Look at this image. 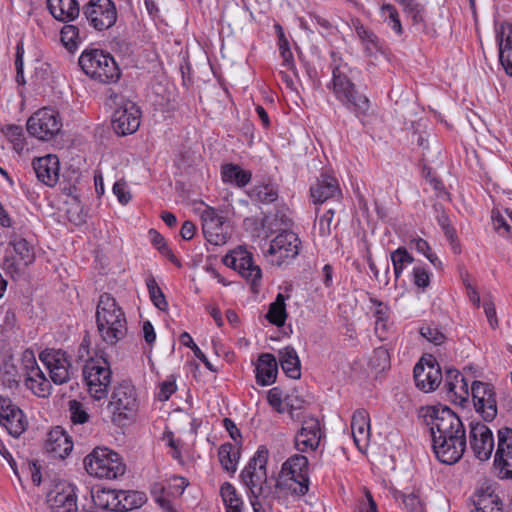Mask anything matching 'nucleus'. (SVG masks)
<instances>
[{"label": "nucleus", "mask_w": 512, "mask_h": 512, "mask_svg": "<svg viewBox=\"0 0 512 512\" xmlns=\"http://www.w3.org/2000/svg\"><path fill=\"white\" fill-rule=\"evenodd\" d=\"M278 44H279L280 55L283 59L282 65L284 67H286L287 69L293 68L294 58H293V54L290 50L289 42H288L287 38H283V39L279 40Z\"/></svg>", "instance_id": "680f3d73"}, {"label": "nucleus", "mask_w": 512, "mask_h": 512, "mask_svg": "<svg viewBox=\"0 0 512 512\" xmlns=\"http://www.w3.org/2000/svg\"><path fill=\"white\" fill-rule=\"evenodd\" d=\"M82 12L89 25L97 31L111 28L117 20V10L112 0H89Z\"/></svg>", "instance_id": "f8f14e48"}, {"label": "nucleus", "mask_w": 512, "mask_h": 512, "mask_svg": "<svg viewBox=\"0 0 512 512\" xmlns=\"http://www.w3.org/2000/svg\"><path fill=\"white\" fill-rule=\"evenodd\" d=\"M404 508L408 512H424V506L417 495L414 493L401 494Z\"/></svg>", "instance_id": "bf43d9fd"}, {"label": "nucleus", "mask_w": 512, "mask_h": 512, "mask_svg": "<svg viewBox=\"0 0 512 512\" xmlns=\"http://www.w3.org/2000/svg\"><path fill=\"white\" fill-rule=\"evenodd\" d=\"M97 330L108 345H115L127 334V320L122 308L108 293L100 296L96 309Z\"/></svg>", "instance_id": "7ed1b4c3"}, {"label": "nucleus", "mask_w": 512, "mask_h": 512, "mask_svg": "<svg viewBox=\"0 0 512 512\" xmlns=\"http://www.w3.org/2000/svg\"><path fill=\"white\" fill-rule=\"evenodd\" d=\"M499 62L505 73L512 77V24L508 25L507 33L497 36Z\"/></svg>", "instance_id": "473e14b6"}, {"label": "nucleus", "mask_w": 512, "mask_h": 512, "mask_svg": "<svg viewBox=\"0 0 512 512\" xmlns=\"http://www.w3.org/2000/svg\"><path fill=\"white\" fill-rule=\"evenodd\" d=\"M478 499L474 500L476 512H502V503L499 499L489 500Z\"/></svg>", "instance_id": "6e6d98bb"}, {"label": "nucleus", "mask_w": 512, "mask_h": 512, "mask_svg": "<svg viewBox=\"0 0 512 512\" xmlns=\"http://www.w3.org/2000/svg\"><path fill=\"white\" fill-rule=\"evenodd\" d=\"M321 439L320 423L315 418L304 420L301 429L295 436V448L300 452L316 450Z\"/></svg>", "instance_id": "5701e85b"}, {"label": "nucleus", "mask_w": 512, "mask_h": 512, "mask_svg": "<svg viewBox=\"0 0 512 512\" xmlns=\"http://www.w3.org/2000/svg\"><path fill=\"white\" fill-rule=\"evenodd\" d=\"M223 264L237 271L252 285L254 292L258 291L260 286L262 271L258 265L254 264L252 254L241 247L231 251L223 257Z\"/></svg>", "instance_id": "9b49d317"}, {"label": "nucleus", "mask_w": 512, "mask_h": 512, "mask_svg": "<svg viewBox=\"0 0 512 512\" xmlns=\"http://www.w3.org/2000/svg\"><path fill=\"white\" fill-rule=\"evenodd\" d=\"M267 320L278 327L285 324L287 319L285 296L282 293H278L274 302L269 305V310L266 314Z\"/></svg>", "instance_id": "79ce46f5"}, {"label": "nucleus", "mask_w": 512, "mask_h": 512, "mask_svg": "<svg viewBox=\"0 0 512 512\" xmlns=\"http://www.w3.org/2000/svg\"><path fill=\"white\" fill-rule=\"evenodd\" d=\"M411 242L415 249L419 253L423 254L434 266L441 264L436 254L431 251V248L426 240L422 238H415Z\"/></svg>", "instance_id": "864d4df0"}, {"label": "nucleus", "mask_w": 512, "mask_h": 512, "mask_svg": "<svg viewBox=\"0 0 512 512\" xmlns=\"http://www.w3.org/2000/svg\"><path fill=\"white\" fill-rule=\"evenodd\" d=\"M268 450L260 446L248 464L241 471L240 478L248 489V499L268 500L277 497L275 482L267 477Z\"/></svg>", "instance_id": "f03ea898"}, {"label": "nucleus", "mask_w": 512, "mask_h": 512, "mask_svg": "<svg viewBox=\"0 0 512 512\" xmlns=\"http://www.w3.org/2000/svg\"><path fill=\"white\" fill-rule=\"evenodd\" d=\"M88 474L100 479H116L125 473L121 456L107 447H96L84 459Z\"/></svg>", "instance_id": "423d86ee"}, {"label": "nucleus", "mask_w": 512, "mask_h": 512, "mask_svg": "<svg viewBox=\"0 0 512 512\" xmlns=\"http://www.w3.org/2000/svg\"><path fill=\"white\" fill-rule=\"evenodd\" d=\"M420 417L429 429L436 458L447 465L457 463L467 446L460 418L449 407L441 405L421 408Z\"/></svg>", "instance_id": "f257e3e1"}, {"label": "nucleus", "mask_w": 512, "mask_h": 512, "mask_svg": "<svg viewBox=\"0 0 512 512\" xmlns=\"http://www.w3.org/2000/svg\"><path fill=\"white\" fill-rule=\"evenodd\" d=\"M78 63L87 76L103 84L116 83L121 77V70L116 61L103 50L83 51Z\"/></svg>", "instance_id": "39448f33"}, {"label": "nucleus", "mask_w": 512, "mask_h": 512, "mask_svg": "<svg viewBox=\"0 0 512 512\" xmlns=\"http://www.w3.org/2000/svg\"><path fill=\"white\" fill-rule=\"evenodd\" d=\"M341 194L337 179L326 174H322L317 182L310 188L312 201L316 205L323 204L330 199H339Z\"/></svg>", "instance_id": "b1692460"}, {"label": "nucleus", "mask_w": 512, "mask_h": 512, "mask_svg": "<svg viewBox=\"0 0 512 512\" xmlns=\"http://www.w3.org/2000/svg\"><path fill=\"white\" fill-rule=\"evenodd\" d=\"M469 444L478 460L487 461L490 459L494 450V437L491 429L483 423L471 422Z\"/></svg>", "instance_id": "6ab92c4d"}, {"label": "nucleus", "mask_w": 512, "mask_h": 512, "mask_svg": "<svg viewBox=\"0 0 512 512\" xmlns=\"http://www.w3.org/2000/svg\"><path fill=\"white\" fill-rule=\"evenodd\" d=\"M20 364L23 370L24 377H28L29 373L36 368H40L37 364L35 355L32 350L27 349L22 353Z\"/></svg>", "instance_id": "13d9d810"}, {"label": "nucleus", "mask_w": 512, "mask_h": 512, "mask_svg": "<svg viewBox=\"0 0 512 512\" xmlns=\"http://www.w3.org/2000/svg\"><path fill=\"white\" fill-rule=\"evenodd\" d=\"M118 504L117 512H126L133 509L140 508L146 501V495L138 491H118Z\"/></svg>", "instance_id": "ea45409f"}, {"label": "nucleus", "mask_w": 512, "mask_h": 512, "mask_svg": "<svg viewBox=\"0 0 512 512\" xmlns=\"http://www.w3.org/2000/svg\"><path fill=\"white\" fill-rule=\"evenodd\" d=\"M279 363L283 372L292 379L301 377V363L296 350L292 346H286L278 352Z\"/></svg>", "instance_id": "2f4dec72"}, {"label": "nucleus", "mask_w": 512, "mask_h": 512, "mask_svg": "<svg viewBox=\"0 0 512 512\" xmlns=\"http://www.w3.org/2000/svg\"><path fill=\"white\" fill-rule=\"evenodd\" d=\"M3 133L7 139L12 143L13 149L20 154L25 148V137L23 128L17 125H8L3 128Z\"/></svg>", "instance_id": "de8ad7c7"}, {"label": "nucleus", "mask_w": 512, "mask_h": 512, "mask_svg": "<svg viewBox=\"0 0 512 512\" xmlns=\"http://www.w3.org/2000/svg\"><path fill=\"white\" fill-rule=\"evenodd\" d=\"M334 209H328L319 219L318 231L321 237H326L331 234V224L334 217Z\"/></svg>", "instance_id": "052dcab7"}, {"label": "nucleus", "mask_w": 512, "mask_h": 512, "mask_svg": "<svg viewBox=\"0 0 512 512\" xmlns=\"http://www.w3.org/2000/svg\"><path fill=\"white\" fill-rule=\"evenodd\" d=\"M275 486L285 487L293 495L304 496L309 490L307 457L300 454L289 457L282 465L280 479Z\"/></svg>", "instance_id": "0eeeda50"}, {"label": "nucleus", "mask_w": 512, "mask_h": 512, "mask_svg": "<svg viewBox=\"0 0 512 512\" xmlns=\"http://www.w3.org/2000/svg\"><path fill=\"white\" fill-rule=\"evenodd\" d=\"M278 374L276 357L271 353H262L258 357L256 366V380L261 386H268L275 382Z\"/></svg>", "instance_id": "cd10ccee"}, {"label": "nucleus", "mask_w": 512, "mask_h": 512, "mask_svg": "<svg viewBox=\"0 0 512 512\" xmlns=\"http://www.w3.org/2000/svg\"><path fill=\"white\" fill-rule=\"evenodd\" d=\"M219 462L222 468L229 472L235 473L240 459L239 445L232 443H224L218 449Z\"/></svg>", "instance_id": "c9c22d12"}, {"label": "nucleus", "mask_w": 512, "mask_h": 512, "mask_svg": "<svg viewBox=\"0 0 512 512\" xmlns=\"http://www.w3.org/2000/svg\"><path fill=\"white\" fill-rule=\"evenodd\" d=\"M420 334L429 342L435 345L442 344L446 339L442 331H440L437 327H433L431 325L423 326L420 329Z\"/></svg>", "instance_id": "5fc2aeb1"}, {"label": "nucleus", "mask_w": 512, "mask_h": 512, "mask_svg": "<svg viewBox=\"0 0 512 512\" xmlns=\"http://www.w3.org/2000/svg\"><path fill=\"white\" fill-rule=\"evenodd\" d=\"M220 496L226 512H244V502L231 483L224 482L221 485Z\"/></svg>", "instance_id": "58836bf2"}, {"label": "nucleus", "mask_w": 512, "mask_h": 512, "mask_svg": "<svg viewBox=\"0 0 512 512\" xmlns=\"http://www.w3.org/2000/svg\"><path fill=\"white\" fill-rule=\"evenodd\" d=\"M372 363L375 367L385 369L390 364V355L385 347H378L373 352Z\"/></svg>", "instance_id": "e2e57ef3"}, {"label": "nucleus", "mask_w": 512, "mask_h": 512, "mask_svg": "<svg viewBox=\"0 0 512 512\" xmlns=\"http://www.w3.org/2000/svg\"><path fill=\"white\" fill-rule=\"evenodd\" d=\"M381 14L384 18V22L395 31L397 35L403 34L402 24L399 18V13L395 6L392 4H384L381 7Z\"/></svg>", "instance_id": "49530a36"}, {"label": "nucleus", "mask_w": 512, "mask_h": 512, "mask_svg": "<svg viewBox=\"0 0 512 512\" xmlns=\"http://www.w3.org/2000/svg\"><path fill=\"white\" fill-rule=\"evenodd\" d=\"M201 219L202 232L206 240L216 246L225 244L228 238L224 227L225 218L214 208L207 207L202 212Z\"/></svg>", "instance_id": "4be33fe9"}, {"label": "nucleus", "mask_w": 512, "mask_h": 512, "mask_svg": "<svg viewBox=\"0 0 512 512\" xmlns=\"http://www.w3.org/2000/svg\"><path fill=\"white\" fill-rule=\"evenodd\" d=\"M332 67V90L338 101L356 116L367 115L370 108L369 99L356 90L355 84L346 74V65L337 63V55L331 53Z\"/></svg>", "instance_id": "20e7f679"}, {"label": "nucleus", "mask_w": 512, "mask_h": 512, "mask_svg": "<svg viewBox=\"0 0 512 512\" xmlns=\"http://www.w3.org/2000/svg\"><path fill=\"white\" fill-rule=\"evenodd\" d=\"M26 387L37 397H48L51 394L52 386L40 368L32 370L25 378Z\"/></svg>", "instance_id": "72a5a7b5"}, {"label": "nucleus", "mask_w": 512, "mask_h": 512, "mask_svg": "<svg viewBox=\"0 0 512 512\" xmlns=\"http://www.w3.org/2000/svg\"><path fill=\"white\" fill-rule=\"evenodd\" d=\"M391 261L393 264V270L395 279L398 280L403 270L410 264L413 263L414 258L404 247H399L391 253Z\"/></svg>", "instance_id": "a18cd8bd"}, {"label": "nucleus", "mask_w": 512, "mask_h": 512, "mask_svg": "<svg viewBox=\"0 0 512 512\" xmlns=\"http://www.w3.org/2000/svg\"><path fill=\"white\" fill-rule=\"evenodd\" d=\"M149 296L153 304L161 311H165L168 303L161 288L158 286L154 277L150 276L146 279Z\"/></svg>", "instance_id": "09e8293b"}, {"label": "nucleus", "mask_w": 512, "mask_h": 512, "mask_svg": "<svg viewBox=\"0 0 512 512\" xmlns=\"http://www.w3.org/2000/svg\"><path fill=\"white\" fill-rule=\"evenodd\" d=\"M471 394L476 412L481 414L484 421H493L497 416L494 387L489 383L473 381Z\"/></svg>", "instance_id": "a211bd4d"}, {"label": "nucleus", "mask_w": 512, "mask_h": 512, "mask_svg": "<svg viewBox=\"0 0 512 512\" xmlns=\"http://www.w3.org/2000/svg\"><path fill=\"white\" fill-rule=\"evenodd\" d=\"M0 424L6 427L10 435L19 437L27 429L28 420L23 411L16 406L9 410V414H5Z\"/></svg>", "instance_id": "f704fd0d"}, {"label": "nucleus", "mask_w": 512, "mask_h": 512, "mask_svg": "<svg viewBox=\"0 0 512 512\" xmlns=\"http://www.w3.org/2000/svg\"><path fill=\"white\" fill-rule=\"evenodd\" d=\"M221 175L224 182L235 183L239 187H244L251 180V172L235 164L224 165Z\"/></svg>", "instance_id": "a19ab883"}, {"label": "nucleus", "mask_w": 512, "mask_h": 512, "mask_svg": "<svg viewBox=\"0 0 512 512\" xmlns=\"http://www.w3.org/2000/svg\"><path fill=\"white\" fill-rule=\"evenodd\" d=\"M8 245L13 248L16 256L5 255L2 267L12 278H16L21 275L22 267H28L34 263L36 258L35 245L15 232L9 236Z\"/></svg>", "instance_id": "1a4fd4ad"}, {"label": "nucleus", "mask_w": 512, "mask_h": 512, "mask_svg": "<svg viewBox=\"0 0 512 512\" xmlns=\"http://www.w3.org/2000/svg\"><path fill=\"white\" fill-rule=\"evenodd\" d=\"M493 466L500 479H512V429L498 430Z\"/></svg>", "instance_id": "f3484780"}, {"label": "nucleus", "mask_w": 512, "mask_h": 512, "mask_svg": "<svg viewBox=\"0 0 512 512\" xmlns=\"http://www.w3.org/2000/svg\"><path fill=\"white\" fill-rule=\"evenodd\" d=\"M444 388L450 397L454 396L460 400H466L469 396L468 381L454 368L446 370Z\"/></svg>", "instance_id": "c85d7f7f"}, {"label": "nucleus", "mask_w": 512, "mask_h": 512, "mask_svg": "<svg viewBox=\"0 0 512 512\" xmlns=\"http://www.w3.org/2000/svg\"><path fill=\"white\" fill-rule=\"evenodd\" d=\"M60 40L67 50H76L78 44L81 41L79 27L73 24L65 23V25L60 30Z\"/></svg>", "instance_id": "c03bdc74"}, {"label": "nucleus", "mask_w": 512, "mask_h": 512, "mask_svg": "<svg viewBox=\"0 0 512 512\" xmlns=\"http://www.w3.org/2000/svg\"><path fill=\"white\" fill-rule=\"evenodd\" d=\"M17 362L15 358L8 357L3 360L0 366V385L11 391L19 387L22 376Z\"/></svg>", "instance_id": "7c9ffc66"}, {"label": "nucleus", "mask_w": 512, "mask_h": 512, "mask_svg": "<svg viewBox=\"0 0 512 512\" xmlns=\"http://www.w3.org/2000/svg\"><path fill=\"white\" fill-rule=\"evenodd\" d=\"M62 128V121L57 111L42 108L33 113L27 120L28 133L42 141L54 138Z\"/></svg>", "instance_id": "9d476101"}, {"label": "nucleus", "mask_w": 512, "mask_h": 512, "mask_svg": "<svg viewBox=\"0 0 512 512\" xmlns=\"http://www.w3.org/2000/svg\"><path fill=\"white\" fill-rule=\"evenodd\" d=\"M46 4L51 16L62 23L73 22L80 15L78 0H47Z\"/></svg>", "instance_id": "bb28decb"}, {"label": "nucleus", "mask_w": 512, "mask_h": 512, "mask_svg": "<svg viewBox=\"0 0 512 512\" xmlns=\"http://www.w3.org/2000/svg\"><path fill=\"white\" fill-rule=\"evenodd\" d=\"M40 360L49 370L50 378L56 385L67 383L73 374V368L66 352L45 349L39 355Z\"/></svg>", "instance_id": "2eb2a0df"}, {"label": "nucleus", "mask_w": 512, "mask_h": 512, "mask_svg": "<svg viewBox=\"0 0 512 512\" xmlns=\"http://www.w3.org/2000/svg\"><path fill=\"white\" fill-rule=\"evenodd\" d=\"M141 111L130 100H121L112 115V128L119 136H126L136 132L140 126Z\"/></svg>", "instance_id": "dca6fc26"}, {"label": "nucleus", "mask_w": 512, "mask_h": 512, "mask_svg": "<svg viewBox=\"0 0 512 512\" xmlns=\"http://www.w3.org/2000/svg\"><path fill=\"white\" fill-rule=\"evenodd\" d=\"M300 244V239L296 233L289 230L280 232L271 241L268 249L271 263L281 266L285 262L294 259L299 254Z\"/></svg>", "instance_id": "4468645a"}, {"label": "nucleus", "mask_w": 512, "mask_h": 512, "mask_svg": "<svg viewBox=\"0 0 512 512\" xmlns=\"http://www.w3.org/2000/svg\"><path fill=\"white\" fill-rule=\"evenodd\" d=\"M413 282L419 288H427L430 284V275L428 271L423 267H414Z\"/></svg>", "instance_id": "0e129e2a"}, {"label": "nucleus", "mask_w": 512, "mask_h": 512, "mask_svg": "<svg viewBox=\"0 0 512 512\" xmlns=\"http://www.w3.org/2000/svg\"><path fill=\"white\" fill-rule=\"evenodd\" d=\"M352 25L368 55L372 56L381 51L380 40L371 30L367 29L358 19L352 20Z\"/></svg>", "instance_id": "4c0bfd02"}, {"label": "nucleus", "mask_w": 512, "mask_h": 512, "mask_svg": "<svg viewBox=\"0 0 512 512\" xmlns=\"http://www.w3.org/2000/svg\"><path fill=\"white\" fill-rule=\"evenodd\" d=\"M32 165L39 181L49 187L56 185L59 179V159L56 155L34 159Z\"/></svg>", "instance_id": "393cba45"}, {"label": "nucleus", "mask_w": 512, "mask_h": 512, "mask_svg": "<svg viewBox=\"0 0 512 512\" xmlns=\"http://www.w3.org/2000/svg\"><path fill=\"white\" fill-rule=\"evenodd\" d=\"M91 497L96 507L106 511L117 512L118 504V491L112 489H96L91 491Z\"/></svg>", "instance_id": "e433bc0d"}, {"label": "nucleus", "mask_w": 512, "mask_h": 512, "mask_svg": "<svg viewBox=\"0 0 512 512\" xmlns=\"http://www.w3.org/2000/svg\"><path fill=\"white\" fill-rule=\"evenodd\" d=\"M88 392L95 400L106 398L112 381L110 364L103 358H90L83 367Z\"/></svg>", "instance_id": "6e6552de"}, {"label": "nucleus", "mask_w": 512, "mask_h": 512, "mask_svg": "<svg viewBox=\"0 0 512 512\" xmlns=\"http://www.w3.org/2000/svg\"><path fill=\"white\" fill-rule=\"evenodd\" d=\"M249 197L252 201H258L263 204H270L277 200L278 191L271 184H261L254 186L250 190Z\"/></svg>", "instance_id": "37998d69"}, {"label": "nucleus", "mask_w": 512, "mask_h": 512, "mask_svg": "<svg viewBox=\"0 0 512 512\" xmlns=\"http://www.w3.org/2000/svg\"><path fill=\"white\" fill-rule=\"evenodd\" d=\"M413 372L416 386L424 392L434 391L442 381L441 369L432 357L421 358Z\"/></svg>", "instance_id": "412c9836"}, {"label": "nucleus", "mask_w": 512, "mask_h": 512, "mask_svg": "<svg viewBox=\"0 0 512 512\" xmlns=\"http://www.w3.org/2000/svg\"><path fill=\"white\" fill-rule=\"evenodd\" d=\"M491 220L494 230L504 238H512V227L507 223L505 218L498 210H492Z\"/></svg>", "instance_id": "8fccbe9b"}, {"label": "nucleus", "mask_w": 512, "mask_h": 512, "mask_svg": "<svg viewBox=\"0 0 512 512\" xmlns=\"http://www.w3.org/2000/svg\"><path fill=\"white\" fill-rule=\"evenodd\" d=\"M112 190L121 204L126 205L130 201L131 194L127 190L126 183L124 181L115 182Z\"/></svg>", "instance_id": "69168bd1"}, {"label": "nucleus", "mask_w": 512, "mask_h": 512, "mask_svg": "<svg viewBox=\"0 0 512 512\" xmlns=\"http://www.w3.org/2000/svg\"><path fill=\"white\" fill-rule=\"evenodd\" d=\"M437 221L441 226L445 236L450 240L451 243H453L456 238V231L450 225L449 217L445 213H442L437 217Z\"/></svg>", "instance_id": "338daca9"}, {"label": "nucleus", "mask_w": 512, "mask_h": 512, "mask_svg": "<svg viewBox=\"0 0 512 512\" xmlns=\"http://www.w3.org/2000/svg\"><path fill=\"white\" fill-rule=\"evenodd\" d=\"M70 419L73 424H84L89 420V414L77 400L69 402Z\"/></svg>", "instance_id": "3c124183"}, {"label": "nucleus", "mask_w": 512, "mask_h": 512, "mask_svg": "<svg viewBox=\"0 0 512 512\" xmlns=\"http://www.w3.org/2000/svg\"><path fill=\"white\" fill-rule=\"evenodd\" d=\"M164 487L154 484L151 494L154 497L155 502L166 512H176L170 500L163 496Z\"/></svg>", "instance_id": "4d7b16f0"}, {"label": "nucleus", "mask_w": 512, "mask_h": 512, "mask_svg": "<svg viewBox=\"0 0 512 512\" xmlns=\"http://www.w3.org/2000/svg\"><path fill=\"white\" fill-rule=\"evenodd\" d=\"M109 408L114 414V421L128 419L138 409V398L135 387L129 382L117 385L111 395Z\"/></svg>", "instance_id": "ddd939ff"}, {"label": "nucleus", "mask_w": 512, "mask_h": 512, "mask_svg": "<svg viewBox=\"0 0 512 512\" xmlns=\"http://www.w3.org/2000/svg\"><path fill=\"white\" fill-rule=\"evenodd\" d=\"M497 484L495 482L484 481L480 484L475 492V499H485L486 501L499 499V496L495 493Z\"/></svg>", "instance_id": "603ef678"}, {"label": "nucleus", "mask_w": 512, "mask_h": 512, "mask_svg": "<svg viewBox=\"0 0 512 512\" xmlns=\"http://www.w3.org/2000/svg\"><path fill=\"white\" fill-rule=\"evenodd\" d=\"M351 430L355 444L359 447L370 437V418L364 409L356 410L351 419Z\"/></svg>", "instance_id": "c756f323"}, {"label": "nucleus", "mask_w": 512, "mask_h": 512, "mask_svg": "<svg viewBox=\"0 0 512 512\" xmlns=\"http://www.w3.org/2000/svg\"><path fill=\"white\" fill-rule=\"evenodd\" d=\"M358 512H378L376 502L370 491H365V499L359 503Z\"/></svg>", "instance_id": "774afa93"}, {"label": "nucleus", "mask_w": 512, "mask_h": 512, "mask_svg": "<svg viewBox=\"0 0 512 512\" xmlns=\"http://www.w3.org/2000/svg\"><path fill=\"white\" fill-rule=\"evenodd\" d=\"M73 449V443L66 432L59 426L53 428L47 435L45 450L54 458L64 459Z\"/></svg>", "instance_id": "a878e982"}, {"label": "nucleus", "mask_w": 512, "mask_h": 512, "mask_svg": "<svg viewBox=\"0 0 512 512\" xmlns=\"http://www.w3.org/2000/svg\"><path fill=\"white\" fill-rule=\"evenodd\" d=\"M47 504L51 512H78L75 487L66 482L56 484L47 494Z\"/></svg>", "instance_id": "aec40b11"}]
</instances>
